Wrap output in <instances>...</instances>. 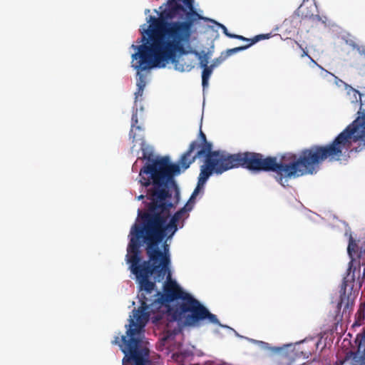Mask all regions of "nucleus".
Here are the masks:
<instances>
[{"mask_svg": "<svg viewBox=\"0 0 365 365\" xmlns=\"http://www.w3.org/2000/svg\"><path fill=\"white\" fill-rule=\"evenodd\" d=\"M202 68L203 70L202 73V85L203 88L205 89L209 85V79L214 69L211 68L210 66Z\"/></svg>", "mask_w": 365, "mask_h": 365, "instance_id": "0eeeda50", "label": "nucleus"}, {"mask_svg": "<svg viewBox=\"0 0 365 365\" xmlns=\"http://www.w3.org/2000/svg\"><path fill=\"white\" fill-rule=\"evenodd\" d=\"M297 365H298V364H297ZM300 365H304V363H302V364H300Z\"/></svg>", "mask_w": 365, "mask_h": 365, "instance_id": "5701e85b", "label": "nucleus"}, {"mask_svg": "<svg viewBox=\"0 0 365 365\" xmlns=\"http://www.w3.org/2000/svg\"><path fill=\"white\" fill-rule=\"evenodd\" d=\"M309 58L311 59L312 62L317 66L319 68H321L322 70V72H321V76L324 78H326L328 81L329 82H331V78L332 77L334 76V75L332 73H331L330 72L327 71V70H324L322 67H321L319 65H318L310 56H309Z\"/></svg>", "mask_w": 365, "mask_h": 365, "instance_id": "6e6552de", "label": "nucleus"}, {"mask_svg": "<svg viewBox=\"0 0 365 365\" xmlns=\"http://www.w3.org/2000/svg\"><path fill=\"white\" fill-rule=\"evenodd\" d=\"M136 165V163H134V164L133 165V167H135Z\"/></svg>", "mask_w": 365, "mask_h": 365, "instance_id": "412c9836", "label": "nucleus"}, {"mask_svg": "<svg viewBox=\"0 0 365 365\" xmlns=\"http://www.w3.org/2000/svg\"><path fill=\"white\" fill-rule=\"evenodd\" d=\"M333 81V83L338 87H341V86H344L345 88V86L347 85L346 83H344L343 81L339 79L336 76H335L334 75V76L332 77L331 78V82Z\"/></svg>", "mask_w": 365, "mask_h": 365, "instance_id": "ddd939ff", "label": "nucleus"}, {"mask_svg": "<svg viewBox=\"0 0 365 365\" xmlns=\"http://www.w3.org/2000/svg\"><path fill=\"white\" fill-rule=\"evenodd\" d=\"M247 47L248 46H240V47L228 49L226 51V53L225 55L227 58L228 56H231V55H232V54H234V53H237L238 51H240L246 49Z\"/></svg>", "mask_w": 365, "mask_h": 365, "instance_id": "9b49d317", "label": "nucleus"}, {"mask_svg": "<svg viewBox=\"0 0 365 365\" xmlns=\"http://www.w3.org/2000/svg\"><path fill=\"white\" fill-rule=\"evenodd\" d=\"M194 10H195V11H197V12L200 13V14H201L202 11H200V10L197 11V10H195V9H194ZM200 16H201V17H200V18H199V19H196V21L195 22V24L197 22V21H198V20H200V19L204 20L205 21H210V22L214 23L215 24H216L217 26H218L219 27H220V28L222 29V31H223L224 34H225L226 36H229V37H230V38H240V39L245 40V38H244V37H243V36H242L232 35V34H229V33H228V31H227V28H226L224 25H222V24H220V23H217V21H215V20H213V19H209V18H207V17H203L202 15H200Z\"/></svg>", "mask_w": 365, "mask_h": 365, "instance_id": "39448f33", "label": "nucleus"}, {"mask_svg": "<svg viewBox=\"0 0 365 365\" xmlns=\"http://www.w3.org/2000/svg\"><path fill=\"white\" fill-rule=\"evenodd\" d=\"M270 36L271 35L269 34L257 35L255 36V38L252 40V43H250V45L263 39H268L270 38Z\"/></svg>", "mask_w": 365, "mask_h": 365, "instance_id": "f8f14e48", "label": "nucleus"}, {"mask_svg": "<svg viewBox=\"0 0 365 365\" xmlns=\"http://www.w3.org/2000/svg\"><path fill=\"white\" fill-rule=\"evenodd\" d=\"M252 341L257 343L263 349L268 348V344L264 341H256L255 340H252Z\"/></svg>", "mask_w": 365, "mask_h": 365, "instance_id": "4468645a", "label": "nucleus"}, {"mask_svg": "<svg viewBox=\"0 0 365 365\" xmlns=\"http://www.w3.org/2000/svg\"><path fill=\"white\" fill-rule=\"evenodd\" d=\"M195 53L196 54V56H197V57L199 58L201 68L207 67L208 66L207 64H208L209 58H210L208 55L206 53L200 54L197 52H195Z\"/></svg>", "mask_w": 365, "mask_h": 365, "instance_id": "1a4fd4ad", "label": "nucleus"}, {"mask_svg": "<svg viewBox=\"0 0 365 365\" xmlns=\"http://www.w3.org/2000/svg\"><path fill=\"white\" fill-rule=\"evenodd\" d=\"M361 55L365 59V52L361 53Z\"/></svg>", "mask_w": 365, "mask_h": 365, "instance_id": "6ab92c4d", "label": "nucleus"}, {"mask_svg": "<svg viewBox=\"0 0 365 365\" xmlns=\"http://www.w3.org/2000/svg\"><path fill=\"white\" fill-rule=\"evenodd\" d=\"M345 91L346 92V95L348 96L349 101L352 103H357L359 100L361 101V96L358 91L353 88L349 85L345 86Z\"/></svg>", "mask_w": 365, "mask_h": 365, "instance_id": "423d86ee", "label": "nucleus"}, {"mask_svg": "<svg viewBox=\"0 0 365 365\" xmlns=\"http://www.w3.org/2000/svg\"><path fill=\"white\" fill-rule=\"evenodd\" d=\"M150 9H145V15H148V14L150 13Z\"/></svg>", "mask_w": 365, "mask_h": 365, "instance_id": "a211bd4d", "label": "nucleus"}, {"mask_svg": "<svg viewBox=\"0 0 365 365\" xmlns=\"http://www.w3.org/2000/svg\"><path fill=\"white\" fill-rule=\"evenodd\" d=\"M194 0H168L154 9L156 16L149 15L140 26V38L131 45V67L137 71V91L135 104L142 99L146 78L142 73L153 69L164 68L170 63L180 72H188L192 63L177 61L178 56L192 53V36L195 33V22L201 17L194 10Z\"/></svg>", "mask_w": 365, "mask_h": 365, "instance_id": "f03ea898", "label": "nucleus"}, {"mask_svg": "<svg viewBox=\"0 0 365 365\" xmlns=\"http://www.w3.org/2000/svg\"><path fill=\"white\" fill-rule=\"evenodd\" d=\"M201 145L192 142L178 163L169 158H157L140 170L139 182L146 192V209L138 210V216L128 235L125 260L139 285L138 304H200L172 277L168 241L182 228L189 212L203 193L171 215L180 200V190L174 176L187 169L196 158L210 155L212 145L200 132Z\"/></svg>", "mask_w": 365, "mask_h": 365, "instance_id": "f257e3e1", "label": "nucleus"}, {"mask_svg": "<svg viewBox=\"0 0 365 365\" xmlns=\"http://www.w3.org/2000/svg\"><path fill=\"white\" fill-rule=\"evenodd\" d=\"M136 165V163H134V164L133 165V167H135Z\"/></svg>", "mask_w": 365, "mask_h": 365, "instance_id": "aec40b11", "label": "nucleus"}, {"mask_svg": "<svg viewBox=\"0 0 365 365\" xmlns=\"http://www.w3.org/2000/svg\"><path fill=\"white\" fill-rule=\"evenodd\" d=\"M144 197H145V196L142 194V195H139V196L138 197V200H140L143 199Z\"/></svg>", "mask_w": 365, "mask_h": 365, "instance_id": "f3484780", "label": "nucleus"}, {"mask_svg": "<svg viewBox=\"0 0 365 365\" xmlns=\"http://www.w3.org/2000/svg\"><path fill=\"white\" fill-rule=\"evenodd\" d=\"M302 56L304 57V56H309L307 54V52L306 51L303 50Z\"/></svg>", "mask_w": 365, "mask_h": 365, "instance_id": "dca6fc26", "label": "nucleus"}, {"mask_svg": "<svg viewBox=\"0 0 365 365\" xmlns=\"http://www.w3.org/2000/svg\"><path fill=\"white\" fill-rule=\"evenodd\" d=\"M349 344H350V343H349V341L348 339H344L343 340L342 345H343L344 346H346V345H349Z\"/></svg>", "mask_w": 365, "mask_h": 365, "instance_id": "2eb2a0df", "label": "nucleus"}, {"mask_svg": "<svg viewBox=\"0 0 365 365\" xmlns=\"http://www.w3.org/2000/svg\"><path fill=\"white\" fill-rule=\"evenodd\" d=\"M345 235L349 239L347 252L351 260L344 277L338 307L347 309L353 304L365 277V237H359L348 231Z\"/></svg>", "mask_w": 365, "mask_h": 365, "instance_id": "7ed1b4c3", "label": "nucleus"}, {"mask_svg": "<svg viewBox=\"0 0 365 365\" xmlns=\"http://www.w3.org/2000/svg\"><path fill=\"white\" fill-rule=\"evenodd\" d=\"M227 57L225 55L222 54L220 57L215 58L210 66L215 69L216 67L219 66L222 62L226 60Z\"/></svg>", "mask_w": 365, "mask_h": 365, "instance_id": "9d476101", "label": "nucleus"}, {"mask_svg": "<svg viewBox=\"0 0 365 365\" xmlns=\"http://www.w3.org/2000/svg\"><path fill=\"white\" fill-rule=\"evenodd\" d=\"M136 165V163H134V164L133 165V167H135Z\"/></svg>", "mask_w": 365, "mask_h": 365, "instance_id": "4be33fe9", "label": "nucleus"}, {"mask_svg": "<svg viewBox=\"0 0 365 365\" xmlns=\"http://www.w3.org/2000/svg\"><path fill=\"white\" fill-rule=\"evenodd\" d=\"M135 111H133L131 118V129L130 131V138L134 143L131 148L132 152H134V148L139 147L141 150L142 155L139 156L140 158L148 159V160H153V148L147 145L143 140V130L140 125H138V116L142 117L143 106L141 105V100L138 101V106L135 105Z\"/></svg>", "mask_w": 365, "mask_h": 365, "instance_id": "20e7f679", "label": "nucleus"}]
</instances>
